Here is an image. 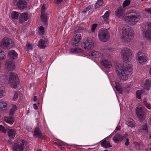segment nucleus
Listing matches in <instances>:
<instances>
[{"label": "nucleus", "instance_id": "f257e3e1", "mask_svg": "<svg viewBox=\"0 0 151 151\" xmlns=\"http://www.w3.org/2000/svg\"><path fill=\"white\" fill-rule=\"evenodd\" d=\"M130 63L126 61L122 64H116L115 66L116 70L121 79L125 80L128 78V74L132 70Z\"/></svg>", "mask_w": 151, "mask_h": 151}, {"label": "nucleus", "instance_id": "f03ea898", "mask_svg": "<svg viewBox=\"0 0 151 151\" xmlns=\"http://www.w3.org/2000/svg\"><path fill=\"white\" fill-rule=\"evenodd\" d=\"M134 37L133 30L127 25H125L122 28L121 39L123 42H129Z\"/></svg>", "mask_w": 151, "mask_h": 151}, {"label": "nucleus", "instance_id": "7ed1b4c3", "mask_svg": "<svg viewBox=\"0 0 151 151\" xmlns=\"http://www.w3.org/2000/svg\"><path fill=\"white\" fill-rule=\"evenodd\" d=\"M29 148L27 142L23 139H21L12 146L14 151H26Z\"/></svg>", "mask_w": 151, "mask_h": 151}, {"label": "nucleus", "instance_id": "20e7f679", "mask_svg": "<svg viewBox=\"0 0 151 151\" xmlns=\"http://www.w3.org/2000/svg\"><path fill=\"white\" fill-rule=\"evenodd\" d=\"M19 79L17 75L11 72L9 77V83L12 87L16 88L18 87Z\"/></svg>", "mask_w": 151, "mask_h": 151}, {"label": "nucleus", "instance_id": "39448f33", "mask_svg": "<svg viewBox=\"0 0 151 151\" xmlns=\"http://www.w3.org/2000/svg\"><path fill=\"white\" fill-rule=\"evenodd\" d=\"M109 33L107 29H101L99 30L98 37L101 41L103 42H107L109 40Z\"/></svg>", "mask_w": 151, "mask_h": 151}, {"label": "nucleus", "instance_id": "423d86ee", "mask_svg": "<svg viewBox=\"0 0 151 151\" xmlns=\"http://www.w3.org/2000/svg\"><path fill=\"white\" fill-rule=\"evenodd\" d=\"M81 47L86 50L92 49L94 47V43L92 40L90 38H86L81 43Z\"/></svg>", "mask_w": 151, "mask_h": 151}, {"label": "nucleus", "instance_id": "0eeeda50", "mask_svg": "<svg viewBox=\"0 0 151 151\" xmlns=\"http://www.w3.org/2000/svg\"><path fill=\"white\" fill-rule=\"evenodd\" d=\"M139 16L137 15H130L125 17L124 19L126 22L129 24L133 25L135 24L138 21Z\"/></svg>", "mask_w": 151, "mask_h": 151}, {"label": "nucleus", "instance_id": "6e6552de", "mask_svg": "<svg viewBox=\"0 0 151 151\" xmlns=\"http://www.w3.org/2000/svg\"><path fill=\"white\" fill-rule=\"evenodd\" d=\"M14 44L9 38L5 37L2 40L1 43V47L4 48L9 49L13 47Z\"/></svg>", "mask_w": 151, "mask_h": 151}, {"label": "nucleus", "instance_id": "1a4fd4ad", "mask_svg": "<svg viewBox=\"0 0 151 151\" xmlns=\"http://www.w3.org/2000/svg\"><path fill=\"white\" fill-rule=\"evenodd\" d=\"M121 54L123 59L125 60H129L132 56L131 50L127 47H124L122 49Z\"/></svg>", "mask_w": 151, "mask_h": 151}, {"label": "nucleus", "instance_id": "9d476101", "mask_svg": "<svg viewBox=\"0 0 151 151\" xmlns=\"http://www.w3.org/2000/svg\"><path fill=\"white\" fill-rule=\"evenodd\" d=\"M13 3L20 9H23L27 8V3L26 0H14Z\"/></svg>", "mask_w": 151, "mask_h": 151}, {"label": "nucleus", "instance_id": "9b49d317", "mask_svg": "<svg viewBox=\"0 0 151 151\" xmlns=\"http://www.w3.org/2000/svg\"><path fill=\"white\" fill-rule=\"evenodd\" d=\"M81 39V34L76 35L72 39L71 43L73 46H78L79 45V43Z\"/></svg>", "mask_w": 151, "mask_h": 151}, {"label": "nucleus", "instance_id": "f8f14e48", "mask_svg": "<svg viewBox=\"0 0 151 151\" xmlns=\"http://www.w3.org/2000/svg\"><path fill=\"white\" fill-rule=\"evenodd\" d=\"M49 42L47 38L40 39L39 42L38 46L40 49H44L47 47L48 45Z\"/></svg>", "mask_w": 151, "mask_h": 151}, {"label": "nucleus", "instance_id": "ddd939ff", "mask_svg": "<svg viewBox=\"0 0 151 151\" xmlns=\"http://www.w3.org/2000/svg\"><path fill=\"white\" fill-rule=\"evenodd\" d=\"M137 116L141 121H143L145 119V113L143 109L141 108H137L136 110Z\"/></svg>", "mask_w": 151, "mask_h": 151}, {"label": "nucleus", "instance_id": "4468645a", "mask_svg": "<svg viewBox=\"0 0 151 151\" xmlns=\"http://www.w3.org/2000/svg\"><path fill=\"white\" fill-rule=\"evenodd\" d=\"M101 63L106 68H110L111 66V63L109 60L104 58H102Z\"/></svg>", "mask_w": 151, "mask_h": 151}, {"label": "nucleus", "instance_id": "2eb2a0df", "mask_svg": "<svg viewBox=\"0 0 151 151\" xmlns=\"http://www.w3.org/2000/svg\"><path fill=\"white\" fill-rule=\"evenodd\" d=\"M17 53L14 50H11L8 53V56L11 61L17 59Z\"/></svg>", "mask_w": 151, "mask_h": 151}, {"label": "nucleus", "instance_id": "dca6fc26", "mask_svg": "<svg viewBox=\"0 0 151 151\" xmlns=\"http://www.w3.org/2000/svg\"><path fill=\"white\" fill-rule=\"evenodd\" d=\"M28 14L27 12L20 14L19 16V22L20 23H22L24 21H26L28 19Z\"/></svg>", "mask_w": 151, "mask_h": 151}, {"label": "nucleus", "instance_id": "f3484780", "mask_svg": "<svg viewBox=\"0 0 151 151\" xmlns=\"http://www.w3.org/2000/svg\"><path fill=\"white\" fill-rule=\"evenodd\" d=\"M15 63L12 61H9L7 62L6 64V66L7 69L9 70H13L15 68Z\"/></svg>", "mask_w": 151, "mask_h": 151}, {"label": "nucleus", "instance_id": "a211bd4d", "mask_svg": "<svg viewBox=\"0 0 151 151\" xmlns=\"http://www.w3.org/2000/svg\"><path fill=\"white\" fill-rule=\"evenodd\" d=\"M124 13V10L121 7H119L115 12V16L118 17H122Z\"/></svg>", "mask_w": 151, "mask_h": 151}, {"label": "nucleus", "instance_id": "6ab92c4d", "mask_svg": "<svg viewBox=\"0 0 151 151\" xmlns=\"http://www.w3.org/2000/svg\"><path fill=\"white\" fill-rule=\"evenodd\" d=\"M33 136L37 138H40L42 137V133L39 128L36 127L35 129L34 132Z\"/></svg>", "mask_w": 151, "mask_h": 151}, {"label": "nucleus", "instance_id": "aec40b11", "mask_svg": "<svg viewBox=\"0 0 151 151\" xmlns=\"http://www.w3.org/2000/svg\"><path fill=\"white\" fill-rule=\"evenodd\" d=\"M145 37L148 40H151V30L145 29L143 31Z\"/></svg>", "mask_w": 151, "mask_h": 151}, {"label": "nucleus", "instance_id": "412c9836", "mask_svg": "<svg viewBox=\"0 0 151 151\" xmlns=\"http://www.w3.org/2000/svg\"><path fill=\"white\" fill-rule=\"evenodd\" d=\"M126 123L128 126L131 127H134L135 126L134 121L131 118H128L126 120Z\"/></svg>", "mask_w": 151, "mask_h": 151}, {"label": "nucleus", "instance_id": "4be33fe9", "mask_svg": "<svg viewBox=\"0 0 151 151\" xmlns=\"http://www.w3.org/2000/svg\"><path fill=\"white\" fill-rule=\"evenodd\" d=\"M139 132L147 133L148 132L147 126L146 123H145L141 126L138 129Z\"/></svg>", "mask_w": 151, "mask_h": 151}, {"label": "nucleus", "instance_id": "5701e85b", "mask_svg": "<svg viewBox=\"0 0 151 151\" xmlns=\"http://www.w3.org/2000/svg\"><path fill=\"white\" fill-rule=\"evenodd\" d=\"M16 132L14 129H9L8 134L10 139H13L16 135Z\"/></svg>", "mask_w": 151, "mask_h": 151}, {"label": "nucleus", "instance_id": "b1692460", "mask_svg": "<svg viewBox=\"0 0 151 151\" xmlns=\"http://www.w3.org/2000/svg\"><path fill=\"white\" fill-rule=\"evenodd\" d=\"M7 104L4 102H0V112H4L7 109Z\"/></svg>", "mask_w": 151, "mask_h": 151}, {"label": "nucleus", "instance_id": "393cba45", "mask_svg": "<svg viewBox=\"0 0 151 151\" xmlns=\"http://www.w3.org/2000/svg\"><path fill=\"white\" fill-rule=\"evenodd\" d=\"M138 58L139 63L142 64L145 63L147 60V57L145 55L140 56Z\"/></svg>", "mask_w": 151, "mask_h": 151}, {"label": "nucleus", "instance_id": "a878e982", "mask_svg": "<svg viewBox=\"0 0 151 151\" xmlns=\"http://www.w3.org/2000/svg\"><path fill=\"white\" fill-rule=\"evenodd\" d=\"M4 119L6 122L10 124H12L14 122L12 116H6L4 118Z\"/></svg>", "mask_w": 151, "mask_h": 151}, {"label": "nucleus", "instance_id": "bb28decb", "mask_svg": "<svg viewBox=\"0 0 151 151\" xmlns=\"http://www.w3.org/2000/svg\"><path fill=\"white\" fill-rule=\"evenodd\" d=\"M151 81L149 79H147L145 81L143 87L146 90L149 89V88L150 87Z\"/></svg>", "mask_w": 151, "mask_h": 151}, {"label": "nucleus", "instance_id": "cd10ccee", "mask_svg": "<svg viewBox=\"0 0 151 151\" xmlns=\"http://www.w3.org/2000/svg\"><path fill=\"white\" fill-rule=\"evenodd\" d=\"M113 140L115 143L118 142L119 141L122 140V136L119 134H117L114 137Z\"/></svg>", "mask_w": 151, "mask_h": 151}, {"label": "nucleus", "instance_id": "c85d7f7f", "mask_svg": "<svg viewBox=\"0 0 151 151\" xmlns=\"http://www.w3.org/2000/svg\"><path fill=\"white\" fill-rule=\"evenodd\" d=\"M101 145L102 147L106 148L112 147L110 144L109 141H107L106 140H104L102 142Z\"/></svg>", "mask_w": 151, "mask_h": 151}, {"label": "nucleus", "instance_id": "c756f323", "mask_svg": "<svg viewBox=\"0 0 151 151\" xmlns=\"http://www.w3.org/2000/svg\"><path fill=\"white\" fill-rule=\"evenodd\" d=\"M19 13L15 11L13 12L11 16L12 18L16 19H19Z\"/></svg>", "mask_w": 151, "mask_h": 151}, {"label": "nucleus", "instance_id": "7c9ffc66", "mask_svg": "<svg viewBox=\"0 0 151 151\" xmlns=\"http://www.w3.org/2000/svg\"><path fill=\"white\" fill-rule=\"evenodd\" d=\"M145 92L144 89L139 90H137L136 92V96L137 98L139 99H141V95Z\"/></svg>", "mask_w": 151, "mask_h": 151}, {"label": "nucleus", "instance_id": "2f4dec72", "mask_svg": "<svg viewBox=\"0 0 151 151\" xmlns=\"http://www.w3.org/2000/svg\"><path fill=\"white\" fill-rule=\"evenodd\" d=\"M143 103L144 105L148 109L151 110V105L147 102V98H144L143 100Z\"/></svg>", "mask_w": 151, "mask_h": 151}, {"label": "nucleus", "instance_id": "473e14b6", "mask_svg": "<svg viewBox=\"0 0 151 151\" xmlns=\"http://www.w3.org/2000/svg\"><path fill=\"white\" fill-rule=\"evenodd\" d=\"M70 52L73 53H76L80 52L82 51V49L80 48H72L70 50Z\"/></svg>", "mask_w": 151, "mask_h": 151}, {"label": "nucleus", "instance_id": "72a5a7b5", "mask_svg": "<svg viewBox=\"0 0 151 151\" xmlns=\"http://www.w3.org/2000/svg\"><path fill=\"white\" fill-rule=\"evenodd\" d=\"M6 55L4 51L0 49V60H3L5 59Z\"/></svg>", "mask_w": 151, "mask_h": 151}, {"label": "nucleus", "instance_id": "f704fd0d", "mask_svg": "<svg viewBox=\"0 0 151 151\" xmlns=\"http://www.w3.org/2000/svg\"><path fill=\"white\" fill-rule=\"evenodd\" d=\"M103 4V0H98L95 4V7L96 8H98L101 6Z\"/></svg>", "mask_w": 151, "mask_h": 151}, {"label": "nucleus", "instance_id": "c9c22d12", "mask_svg": "<svg viewBox=\"0 0 151 151\" xmlns=\"http://www.w3.org/2000/svg\"><path fill=\"white\" fill-rule=\"evenodd\" d=\"M109 15V12L108 11H106L104 14L101 16V17L104 20L106 21L108 19Z\"/></svg>", "mask_w": 151, "mask_h": 151}, {"label": "nucleus", "instance_id": "e433bc0d", "mask_svg": "<svg viewBox=\"0 0 151 151\" xmlns=\"http://www.w3.org/2000/svg\"><path fill=\"white\" fill-rule=\"evenodd\" d=\"M133 144H134V145L135 148L139 150L141 149L142 147V145L141 144H139L137 142H134Z\"/></svg>", "mask_w": 151, "mask_h": 151}, {"label": "nucleus", "instance_id": "4c0bfd02", "mask_svg": "<svg viewBox=\"0 0 151 151\" xmlns=\"http://www.w3.org/2000/svg\"><path fill=\"white\" fill-rule=\"evenodd\" d=\"M26 47V49L27 51L30 50H31L33 49V45H32L28 42H27V43Z\"/></svg>", "mask_w": 151, "mask_h": 151}, {"label": "nucleus", "instance_id": "58836bf2", "mask_svg": "<svg viewBox=\"0 0 151 151\" xmlns=\"http://www.w3.org/2000/svg\"><path fill=\"white\" fill-rule=\"evenodd\" d=\"M40 17H41L42 20L44 22V23L46 22L47 20V15L45 13H44L41 16V14Z\"/></svg>", "mask_w": 151, "mask_h": 151}, {"label": "nucleus", "instance_id": "ea45409f", "mask_svg": "<svg viewBox=\"0 0 151 151\" xmlns=\"http://www.w3.org/2000/svg\"><path fill=\"white\" fill-rule=\"evenodd\" d=\"M130 3V0H125L123 3V7H125L129 4Z\"/></svg>", "mask_w": 151, "mask_h": 151}, {"label": "nucleus", "instance_id": "a19ab883", "mask_svg": "<svg viewBox=\"0 0 151 151\" xmlns=\"http://www.w3.org/2000/svg\"><path fill=\"white\" fill-rule=\"evenodd\" d=\"M91 54L92 55L96 57L99 54V52L97 51H93L91 52Z\"/></svg>", "mask_w": 151, "mask_h": 151}, {"label": "nucleus", "instance_id": "79ce46f5", "mask_svg": "<svg viewBox=\"0 0 151 151\" xmlns=\"http://www.w3.org/2000/svg\"><path fill=\"white\" fill-rule=\"evenodd\" d=\"M0 131L3 133H6V130L5 128L2 125H0Z\"/></svg>", "mask_w": 151, "mask_h": 151}, {"label": "nucleus", "instance_id": "37998d69", "mask_svg": "<svg viewBox=\"0 0 151 151\" xmlns=\"http://www.w3.org/2000/svg\"><path fill=\"white\" fill-rule=\"evenodd\" d=\"M39 33L42 34L44 32V28L42 26H40L39 27Z\"/></svg>", "mask_w": 151, "mask_h": 151}, {"label": "nucleus", "instance_id": "c03bdc74", "mask_svg": "<svg viewBox=\"0 0 151 151\" xmlns=\"http://www.w3.org/2000/svg\"><path fill=\"white\" fill-rule=\"evenodd\" d=\"M4 94L3 88L0 86V98L3 96Z\"/></svg>", "mask_w": 151, "mask_h": 151}, {"label": "nucleus", "instance_id": "a18cd8bd", "mask_svg": "<svg viewBox=\"0 0 151 151\" xmlns=\"http://www.w3.org/2000/svg\"><path fill=\"white\" fill-rule=\"evenodd\" d=\"M18 93L17 92H15L14 93V96L13 98V100L14 101H16L18 99Z\"/></svg>", "mask_w": 151, "mask_h": 151}, {"label": "nucleus", "instance_id": "49530a36", "mask_svg": "<svg viewBox=\"0 0 151 151\" xmlns=\"http://www.w3.org/2000/svg\"><path fill=\"white\" fill-rule=\"evenodd\" d=\"M92 7L93 6L92 5H89L86 8V9L85 10L83 11V12H86L91 9Z\"/></svg>", "mask_w": 151, "mask_h": 151}, {"label": "nucleus", "instance_id": "de8ad7c7", "mask_svg": "<svg viewBox=\"0 0 151 151\" xmlns=\"http://www.w3.org/2000/svg\"><path fill=\"white\" fill-rule=\"evenodd\" d=\"M84 29L83 27H77L76 28V30L78 32H80L81 30H83Z\"/></svg>", "mask_w": 151, "mask_h": 151}, {"label": "nucleus", "instance_id": "09e8293b", "mask_svg": "<svg viewBox=\"0 0 151 151\" xmlns=\"http://www.w3.org/2000/svg\"><path fill=\"white\" fill-rule=\"evenodd\" d=\"M97 26V25L96 24H94L92 25L91 30L92 32H94L95 31V29Z\"/></svg>", "mask_w": 151, "mask_h": 151}, {"label": "nucleus", "instance_id": "8fccbe9b", "mask_svg": "<svg viewBox=\"0 0 151 151\" xmlns=\"http://www.w3.org/2000/svg\"><path fill=\"white\" fill-rule=\"evenodd\" d=\"M46 9L44 5H43L41 8V16L44 13H45V12Z\"/></svg>", "mask_w": 151, "mask_h": 151}, {"label": "nucleus", "instance_id": "3c124183", "mask_svg": "<svg viewBox=\"0 0 151 151\" xmlns=\"http://www.w3.org/2000/svg\"><path fill=\"white\" fill-rule=\"evenodd\" d=\"M146 151H151V143L147 145Z\"/></svg>", "mask_w": 151, "mask_h": 151}, {"label": "nucleus", "instance_id": "603ef678", "mask_svg": "<svg viewBox=\"0 0 151 151\" xmlns=\"http://www.w3.org/2000/svg\"><path fill=\"white\" fill-rule=\"evenodd\" d=\"M56 145H57L59 146H64L65 144L63 142H58L56 143Z\"/></svg>", "mask_w": 151, "mask_h": 151}, {"label": "nucleus", "instance_id": "864d4df0", "mask_svg": "<svg viewBox=\"0 0 151 151\" xmlns=\"http://www.w3.org/2000/svg\"><path fill=\"white\" fill-rule=\"evenodd\" d=\"M15 111V110L14 109V110L13 109H10V112H9V114H10L9 116H12V115H13Z\"/></svg>", "mask_w": 151, "mask_h": 151}, {"label": "nucleus", "instance_id": "5fc2aeb1", "mask_svg": "<svg viewBox=\"0 0 151 151\" xmlns=\"http://www.w3.org/2000/svg\"><path fill=\"white\" fill-rule=\"evenodd\" d=\"M104 52L106 53V55H108V54L109 53H110V50L109 49H104Z\"/></svg>", "mask_w": 151, "mask_h": 151}, {"label": "nucleus", "instance_id": "6e6d98bb", "mask_svg": "<svg viewBox=\"0 0 151 151\" xmlns=\"http://www.w3.org/2000/svg\"><path fill=\"white\" fill-rule=\"evenodd\" d=\"M128 136V134H124L122 136V140L124 139H127V137Z\"/></svg>", "mask_w": 151, "mask_h": 151}, {"label": "nucleus", "instance_id": "4d7b16f0", "mask_svg": "<svg viewBox=\"0 0 151 151\" xmlns=\"http://www.w3.org/2000/svg\"><path fill=\"white\" fill-rule=\"evenodd\" d=\"M129 143V139L128 138H127L125 142V145L126 146H128Z\"/></svg>", "mask_w": 151, "mask_h": 151}, {"label": "nucleus", "instance_id": "13d9d810", "mask_svg": "<svg viewBox=\"0 0 151 151\" xmlns=\"http://www.w3.org/2000/svg\"><path fill=\"white\" fill-rule=\"evenodd\" d=\"M145 10L148 12L149 13L151 14V8L150 9L146 8Z\"/></svg>", "mask_w": 151, "mask_h": 151}, {"label": "nucleus", "instance_id": "bf43d9fd", "mask_svg": "<svg viewBox=\"0 0 151 151\" xmlns=\"http://www.w3.org/2000/svg\"><path fill=\"white\" fill-rule=\"evenodd\" d=\"M115 88L116 90L118 91H120L121 90V88L119 87L116 86Z\"/></svg>", "mask_w": 151, "mask_h": 151}, {"label": "nucleus", "instance_id": "052dcab7", "mask_svg": "<svg viewBox=\"0 0 151 151\" xmlns=\"http://www.w3.org/2000/svg\"><path fill=\"white\" fill-rule=\"evenodd\" d=\"M33 107L35 109H38V107L36 105V104H33Z\"/></svg>", "mask_w": 151, "mask_h": 151}, {"label": "nucleus", "instance_id": "680f3d73", "mask_svg": "<svg viewBox=\"0 0 151 151\" xmlns=\"http://www.w3.org/2000/svg\"><path fill=\"white\" fill-rule=\"evenodd\" d=\"M148 28L150 29L149 30H151V23L148 24Z\"/></svg>", "mask_w": 151, "mask_h": 151}, {"label": "nucleus", "instance_id": "e2e57ef3", "mask_svg": "<svg viewBox=\"0 0 151 151\" xmlns=\"http://www.w3.org/2000/svg\"><path fill=\"white\" fill-rule=\"evenodd\" d=\"M57 1V4H58L59 3H61L62 1H63V0H56Z\"/></svg>", "mask_w": 151, "mask_h": 151}, {"label": "nucleus", "instance_id": "0e129e2a", "mask_svg": "<svg viewBox=\"0 0 151 151\" xmlns=\"http://www.w3.org/2000/svg\"><path fill=\"white\" fill-rule=\"evenodd\" d=\"M12 109H14L15 110H15L17 109V108L15 105H13L12 106Z\"/></svg>", "mask_w": 151, "mask_h": 151}, {"label": "nucleus", "instance_id": "69168bd1", "mask_svg": "<svg viewBox=\"0 0 151 151\" xmlns=\"http://www.w3.org/2000/svg\"><path fill=\"white\" fill-rule=\"evenodd\" d=\"M121 129V127L120 126H118L116 128V130H120Z\"/></svg>", "mask_w": 151, "mask_h": 151}, {"label": "nucleus", "instance_id": "338daca9", "mask_svg": "<svg viewBox=\"0 0 151 151\" xmlns=\"http://www.w3.org/2000/svg\"><path fill=\"white\" fill-rule=\"evenodd\" d=\"M37 99V96H35L34 97L33 100L35 101H36Z\"/></svg>", "mask_w": 151, "mask_h": 151}, {"label": "nucleus", "instance_id": "774afa93", "mask_svg": "<svg viewBox=\"0 0 151 151\" xmlns=\"http://www.w3.org/2000/svg\"><path fill=\"white\" fill-rule=\"evenodd\" d=\"M149 122H150V125H151V116L150 119H149Z\"/></svg>", "mask_w": 151, "mask_h": 151}]
</instances>
